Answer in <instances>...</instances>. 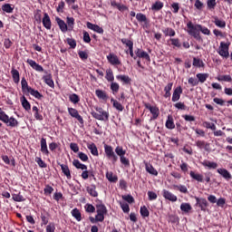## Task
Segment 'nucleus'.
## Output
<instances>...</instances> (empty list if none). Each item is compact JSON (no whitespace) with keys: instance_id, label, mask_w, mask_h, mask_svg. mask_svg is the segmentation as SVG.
I'll list each match as a JSON object with an SVG mask.
<instances>
[{"instance_id":"nucleus-1","label":"nucleus","mask_w":232,"mask_h":232,"mask_svg":"<svg viewBox=\"0 0 232 232\" xmlns=\"http://www.w3.org/2000/svg\"><path fill=\"white\" fill-rule=\"evenodd\" d=\"M188 34L191 37H194L197 41H202V37L200 36V33L204 35H211V31L202 24H193L191 21L188 22Z\"/></svg>"},{"instance_id":"nucleus-2","label":"nucleus","mask_w":232,"mask_h":232,"mask_svg":"<svg viewBox=\"0 0 232 232\" xmlns=\"http://www.w3.org/2000/svg\"><path fill=\"white\" fill-rule=\"evenodd\" d=\"M0 121L4 122L10 128L19 127V121L14 117H9L5 111L0 108Z\"/></svg>"},{"instance_id":"nucleus-3","label":"nucleus","mask_w":232,"mask_h":232,"mask_svg":"<svg viewBox=\"0 0 232 232\" xmlns=\"http://www.w3.org/2000/svg\"><path fill=\"white\" fill-rule=\"evenodd\" d=\"M95 111H92L91 114L92 116L97 120V121H109V119H110V113L106 111H104V109H102V107H98L96 106L95 107Z\"/></svg>"},{"instance_id":"nucleus-4","label":"nucleus","mask_w":232,"mask_h":232,"mask_svg":"<svg viewBox=\"0 0 232 232\" xmlns=\"http://www.w3.org/2000/svg\"><path fill=\"white\" fill-rule=\"evenodd\" d=\"M104 151H105L107 159L109 160H111L113 165H115L117 163V161L119 160V157L115 153L113 147L111 145L105 144Z\"/></svg>"},{"instance_id":"nucleus-5","label":"nucleus","mask_w":232,"mask_h":232,"mask_svg":"<svg viewBox=\"0 0 232 232\" xmlns=\"http://www.w3.org/2000/svg\"><path fill=\"white\" fill-rule=\"evenodd\" d=\"M229 45L230 44H226L224 42H220V45L217 50V53L223 58L227 59L230 55L229 53Z\"/></svg>"},{"instance_id":"nucleus-6","label":"nucleus","mask_w":232,"mask_h":232,"mask_svg":"<svg viewBox=\"0 0 232 232\" xmlns=\"http://www.w3.org/2000/svg\"><path fill=\"white\" fill-rule=\"evenodd\" d=\"M145 109L150 111V114H152V118H150L151 121H156L160 116V109L157 106H152L149 102L144 103Z\"/></svg>"},{"instance_id":"nucleus-7","label":"nucleus","mask_w":232,"mask_h":232,"mask_svg":"<svg viewBox=\"0 0 232 232\" xmlns=\"http://www.w3.org/2000/svg\"><path fill=\"white\" fill-rule=\"evenodd\" d=\"M68 113L71 115L72 118L75 119L78 121V122L81 124V126H83L84 124V120L82 117L79 114V111L77 109L72 108V107H68Z\"/></svg>"},{"instance_id":"nucleus-8","label":"nucleus","mask_w":232,"mask_h":232,"mask_svg":"<svg viewBox=\"0 0 232 232\" xmlns=\"http://www.w3.org/2000/svg\"><path fill=\"white\" fill-rule=\"evenodd\" d=\"M196 205H198L201 211L206 212L207 208H208L209 204L207 198H198L195 197Z\"/></svg>"},{"instance_id":"nucleus-9","label":"nucleus","mask_w":232,"mask_h":232,"mask_svg":"<svg viewBox=\"0 0 232 232\" xmlns=\"http://www.w3.org/2000/svg\"><path fill=\"white\" fill-rule=\"evenodd\" d=\"M111 6L118 9L119 12H121V13L128 12L130 10L129 6H127L126 5H124L122 3H118L115 0L111 1Z\"/></svg>"},{"instance_id":"nucleus-10","label":"nucleus","mask_w":232,"mask_h":232,"mask_svg":"<svg viewBox=\"0 0 232 232\" xmlns=\"http://www.w3.org/2000/svg\"><path fill=\"white\" fill-rule=\"evenodd\" d=\"M162 195H163V198L166 199V200H169L170 202H177L178 201V197L173 194L171 191L168 190V189H163L162 190Z\"/></svg>"},{"instance_id":"nucleus-11","label":"nucleus","mask_w":232,"mask_h":232,"mask_svg":"<svg viewBox=\"0 0 232 232\" xmlns=\"http://www.w3.org/2000/svg\"><path fill=\"white\" fill-rule=\"evenodd\" d=\"M42 24H43V26L46 30H51L52 29V21H51V18H50V16L47 13H44V17L42 19Z\"/></svg>"},{"instance_id":"nucleus-12","label":"nucleus","mask_w":232,"mask_h":232,"mask_svg":"<svg viewBox=\"0 0 232 232\" xmlns=\"http://www.w3.org/2000/svg\"><path fill=\"white\" fill-rule=\"evenodd\" d=\"M26 63L36 72H44V69L42 65H40L39 63H37L35 61L32 60V59H27Z\"/></svg>"},{"instance_id":"nucleus-13","label":"nucleus","mask_w":232,"mask_h":232,"mask_svg":"<svg viewBox=\"0 0 232 232\" xmlns=\"http://www.w3.org/2000/svg\"><path fill=\"white\" fill-rule=\"evenodd\" d=\"M86 26L89 30L93 31L97 34H104V29H102V27H100L98 24L87 22Z\"/></svg>"},{"instance_id":"nucleus-14","label":"nucleus","mask_w":232,"mask_h":232,"mask_svg":"<svg viewBox=\"0 0 232 232\" xmlns=\"http://www.w3.org/2000/svg\"><path fill=\"white\" fill-rule=\"evenodd\" d=\"M134 53L136 54V57H139V58H141V59L150 62V56L147 52H144L141 49L137 48L134 51Z\"/></svg>"},{"instance_id":"nucleus-15","label":"nucleus","mask_w":232,"mask_h":232,"mask_svg":"<svg viewBox=\"0 0 232 232\" xmlns=\"http://www.w3.org/2000/svg\"><path fill=\"white\" fill-rule=\"evenodd\" d=\"M213 20L212 23L220 29H225L227 26V23L225 20H220L218 16L214 15L212 16Z\"/></svg>"},{"instance_id":"nucleus-16","label":"nucleus","mask_w":232,"mask_h":232,"mask_svg":"<svg viewBox=\"0 0 232 232\" xmlns=\"http://www.w3.org/2000/svg\"><path fill=\"white\" fill-rule=\"evenodd\" d=\"M56 24H58L62 33L66 34L69 31L67 24L62 18L56 17Z\"/></svg>"},{"instance_id":"nucleus-17","label":"nucleus","mask_w":232,"mask_h":232,"mask_svg":"<svg viewBox=\"0 0 232 232\" xmlns=\"http://www.w3.org/2000/svg\"><path fill=\"white\" fill-rule=\"evenodd\" d=\"M217 172L222 176V178L228 181L232 179V174H230V172L228 170H227L226 169H217Z\"/></svg>"},{"instance_id":"nucleus-18","label":"nucleus","mask_w":232,"mask_h":232,"mask_svg":"<svg viewBox=\"0 0 232 232\" xmlns=\"http://www.w3.org/2000/svg\"><path fill=\"white\" fill-rule=\"evenodd\" d=\"M95 95L98 97V99L102 101H108L110 99V96L108 93H106V91H103L102 89H96Z\"/></svg>"},{"instance_id":"nucleus-19","label":"nucleus","mask_w":232,"mask_h":232,"mask_svg":"<svg viewBox=\"0 0 232 232\" xmlns=\"http://www.w3.org/2000/svg\"><path fill=\"white\" fill-rule=\"evenodd\" d=\"M40 150L43 154L49 156L50 151L48 150V147H47V141L45 138H42L40 140Z\"/></svg>"},{"instance_id":"nucleus-20","label":"nucleus","mask_w":232,"mask_h":232,"mask_svg":"<svg viewBox=\"0 0 232 232\" xmlns=\"http://www.w3.org/2000/svg\"><path fill=\"white\" fill-rule=\"evenodd\" d=\"M20 102L22 103V107L24 108V110L25 111H30L32 110V105H31L30 102L27 100V98L24 95H23L20 98Z\"/></svg>"},{"instance_id":"nucleus-21","label":"nucleus","mask_w":232,"mask_h":232,"mask_svg":"<svg viewBox=\"0 0 232 232\" xmlns=\"http://www.w3.org/2000/svg\"><path fill=\"white\" fill-rule=\"evenodd\" d=\"M108 62L112 65H121V62L120 61L119 57L115 54L110 53L107 55Z\"/></svg>"},{"instance_id":"nucleus-22","label":"nucleus","mask_w":232,"mask_h":232,"mask_svg":"<svg viewBox=\"0 0 232 232\" xmlns=\"http://www.w3.org/2000/svg\"><path fill=\"white\" fill-rule=\"evenodd\" d=\"M182 92H183V89L180 86L176 87V89H174V92H173L172 102H179Z\"/></svg>"},{"instance_id":"nucleus-23","label":"nucleus","mask_w":232,"mask_h":232,"mask_svg":"<svg viewBox=\"0 0 232 232\" xmlns=\"http://www.w3.org/2000/svg\"><path fill=\"white\" fill-rule=\"evenodd\" d=\"M58 165L61 166L63 175L70 180L72 179V174L68 165L61 164L60 162H58Z\"/></svg>"},{"instance_id":"nucleus-24","label":"nucleus","mask_w":232,"mask_h":232,"mask_svg":"<svg viewBox=\"0 0 232 232\" xmlns=\"http://www.w3.org/2000/svg\"><path fill=\"white\" fill-rule=\"evenodd\" d=\"M189 176L192 179L199 182V183H204V176L202 174L195 173L194 171L189 172Z\"/></svg>"},{"instance_id":"nucleus-25","label":"nucleus","mask_w":232,"mask_h":232,"mask_svg":"<svg viewBox=\"0 0 232 232\" xmlns=\"http://www.w3.org/2000/svg\"><path fill=\"white\" fill-rule=\"evenodd\" d=\"M136 20L138 23L144 24L145 25H147L149 24V20H148L146 14H144L142 13L136 14Z\"/></svg>"},{"instance_id":"nucleus-26","label":"nucleus","mask_w":232,"mask_h":232,"mask_svg":"<svg viewBox=\"0 0 232 232\" xmlns=\"http://www.w3.org/2000/svg\"><path fill=\"white\" fill-rule=\"evenodd\" d=\"M111 102L112 103L113 108L119 112H122L124 111V106L119 101L111 98Z\"/></svg>"},{"instance_id":"nucleus-27","label":"nucleus","mask_w":232,"mask_h":232,"mask_svg":"<svg viewBox=\"0 0 232 232\" xmlns=\"http://www.w3.org/2000/svg\"><path fill=\"white\" fill-rule=\"evenodd\" d=\"M144 164H145V170H147V173L156 177L159 175L158 171L154 169V167L151 164L148 162H144Z\"/></svg>"},{"instance_id":"nucleus-28","label":"nucleus","mask_w":232,"mask_h":232,"mask_svg":"<svg viewBox=\"0 0 232 232\" xmlns=\"http://www.w3.org/2000/svg\"><path fill=\"white\" fill-rule=\"evenodd\" d=\"M2 11L6 14H13L14 11V5L12 6V4L6 3L2 5Z\"/></svg>"},{"instance_id":"nucleus-29","label":"nucleus","mask_w":232,"mask_h":232,"mask_svg":"<svg viewBox=\"0 0 232 232\" xmlns=\"http://www.w3.org/2000/svg\"><path fill=\"white\" fill-rule=\"evenodd\" d=\"M201 165L203 167L208 168L209 169H216L218 168V164L217 162H212L208 160H204L203 162H201Z\"/></svg>"},{"instance_id":"nucleus-30","label":"nucleus","mask_w":232,"mask_h":232,"mask_svg":"<svg viewBox=\"0 0 232 232\" xmlns=\"http://www.w3.org/2000/svg\"><path fill=\"white\" fill-rule=\"evenodd\" d=\"M162 33L164 34L165 37H175L176 32L171 27H167L162 29Z\"/></svg>"},{"instance_id":"nucleus-31","label":"nucleus","mask_w":232,"mask_h":232,"mask_svg":"<svg viewBox=\"0 0 232 232\" xmlns=\"http://www.w3.org/2000/svg\"><path fill=\"white\" fill-rule=\"evenodd\" d=\"M11 74H12L14 82L18 84L20 82V80H21L19 71L13 68L12 71H11Z\"/></svg>"},{"instance_id":"nucleus-32","label":"nucleus","mask_w":232,"mask_h":232,"mask_svg":"<svg viewBox=\"0 0 232 232\" xmlns=\"http://www.w3.org/2000/svg\"><path fill=\"white\" fill-rule=\"evenodd\" d=\"M87 192L90 194L91 197L92 198H97L98 197V192L96 191V186L94 184H92L91 186H88L86 188Z\"/></svg>"},{"instance_id":"nucleus-33","label":"nucleus","mask_w":232,"mask_h":232,"mask_svg":"<svg viewBox=\"0 0 232 232\" xmlns=\"http://www.w3.org/2000/svg\"><path fill=\"white\" fill-rule=\"evenodd\" d=\"M172 188H173L174 190H179L180 193L188 194V188L185 185L174 184V185H172Z\"/></svg>"},{"instance_id":"nucleus-34","label":"nucleus","mask_w":232,"mask_h":232,"mask_svg":"<svg viewBox=\"0 0 232 232\" xmlns=\"http://www.w3.org/2000/svg\"><path fill=\"white\" fill-rule=\"evenodd\" d=\"M29 90L30 91L27 93H30L35 99L42 100L44 98V95L38 90H35V89H33V88H31Z\"/></svg>"},{"instance_id":"nucleus-35","label":"nucleus","mask_w":232,"mask_h":232,"mask_svg":"<svg viewBox=\"0 0 232 232\" xmlns=\"http://www.w3.org/2000/svg\"><path fill=\"white\" fill-rule=\"evenodd\" d=\"M21 86H22V92L24 93H28L30 89H32V87H29L28 82H27V80L25 78H22V80H21Z\"/></svg>"},{"instance_id":"nucleus-36","label":"nucleus","mask_w":232,"mask_h":232,"mask_svg":"<svg viewBox=\"0 0 232 232\" xmlns=\"http://www.w3.org/2000/svg\"><path fill=\"white\" fill-rule=\"evenodd\" d=\"M32 111L33 112H34V117L36 121H44V116L39 112V109L37 106H33Z\"/></svg>"},{"instance_id":"nucleus-37","label":"nucleus","mask_w":232,"mask_h":232,"mask_svg":"<svg viewBox=\"0 0 232 232\" xmlns=\"http://www.w3.org/2000/svg\"><path fill=\"white\" fill-rule=\"evenodd\" d=\"M96 212L97 214L106 215L108 214V209L104 204H97L96 205Z\"/></svg>"},{"instance_id":"nucleus-38","label":"nucleus","mask_w":232,"mask_h":232,"mask_svg":"<svg viewBox=\"0 0 232 232\" xmlns=\"http://www.w3.org/2000/svg\"><path fill=\"white\" fill-rule=\"evenodd\" d=\"M192 65L197 68H205V66H206L205 63L197 57L193 58Z\"/></svg>"},{"instance_id":"nucleus-39","label":"nucleus","mask_w":232,"mask_h":232,"mask_svg":"<svg viewBox=\"0 0 232 232\" xmlns=\"http://www.w3.org/2000/svg\"><path fill=\"white\" fill-rule=\"evenodd\" d=\"M1 158L6 165H11L13 167H16V161L14 158H12V160H10V158H8V156H6V155L2 156Z\"/></svg>"},{"instance_id":"nucleus-40","label":"nucleus","mask_w":232,"mask_h":232,"mask_svg":"<svg viewBox=\"0 0 232 232\" xmlns=\"http://www.w3.org/2000/svg\"><path fill=\"white\" fill-rule=\"evenodd\" d=\"M43 80H44V83H45L47 86H49V87H51V88H54V82H53V80L52 79V75H51V74L46 75V76H44V77H43Z\"/></svg>"},{"instance_id":"nucleus-41","label":"nucleus","mask_w":232,"mask_h":232,"mask_svg":"<svg viewBox=\"0 0 232 232\" xmlns=\"http://www.w3.org/2000/svg\"><path fill=\"white\" fill-rule=\"evenodd\" d=\"M116 79L123 84H130L131 83V79L128 75H118L116 76Z\"/></svg>"},{"instance_id":"nucleus-42","label":"nucleus","mask_w":232,"mask_h":232,"mask_svg":"<svg viewBox=\"0 0 232 232\" xmlns=\"http://www.w3.org/2000/svg\"><path fill=\"white\" fill-rule=\"evenodd\" d=\"M106 178L111 183H117L119 180L118 176L116 174H113V172H107Z\"/></svg>"},{"instance_id":"nucleus-43","label":"nucleus","mask_w":232,"mask_h":232,"mask_svg":"<svg viewBox=\"0 0 232 232\" xmlns=\"http://www.w3.org/2000/svg\"><path fill=\"white\" fill-rule=\"evenodd\" d=\"M196 77L198 78V82L200 83H205L208 79L209 78V74L208 73H198L196 75Z\"/></svg>"},{"instance_id":"nucleus-44","label":"nucleus","mask_w":232,"mask_h":232,"mask_svg":"<svg viewBox=\"0 0 232 232\" xmlns=\"http://www.w3.org/2000/svg\"><path fill=\"white\" fill-rule=\"evenodd\" d=\"M120 83H117V82H111L110 89L112 92V94H117L120 91Z\"/></svg>"},{"instance_id":"nucleus-45","label":"nucleus","mask_w":232,"mask_h":232,"mask_svg":"<svg viewBox=\"0 0 232 232\" xmlns=\"http://www.w3.org/2000/svg\"><path fill=\"white\" fill-rule=\"evenodd\" d=\"M106 80L109 82H113L115 81V77H114V73L113 71L111 69H108L106 71V76H105Z\"/></svg>"},{"instance_id":"nucleus-46","label":"nucleus","mask_w":232,"mask_h":232,"mask_svg":"<svg viewBox=\"0 0 232 232\" xmlns=\"http://www.w3.org/2000/svg\"><path fill=\"white\" fill-rule=\"evenodd\" d=\"M140 214L141 218H146L150 217V211L146 206H141L140 208Z\"/></svg>"},{"instance_id":"nucleus-47","label":"nucleus","mask_w":232,"mask_h":232,"mask_svg":"<svg viewBox=\"0 0 232 232\" xmlns=\"http://www.w3.org/2000/svg\"><path fill=\"white\" fill-rule=\"evenodd\" d=\"M166 128H168V130H174L175 128L173 117L171 115L168 116V120L166 121Z\"/></svg>"},{"instance_id":"nucleus-48","label":"nucleus","mask_w":232,"mask_h":232,"mask_svg":"<svg viewBox=\"0 0 232 232\" xmlns=\"http://www.w3.org/2000/svg\"><path fill=\"white\" fill-rule=\"evenodd\" d=\"M72 216L78 221L81 222L82 221V215L80 210L75 208L72 210Z\"/></svg>"},{"instance_id":"nucleus-49","label":"nucleus","mask_w":232,"mask_h":232,"mask_svg":"<svg viewBox=\"0 0 232 232\" xmlns=\"http://www.w3.org/2000/svg\"><path fill=\"white\" fill-rule=\"evenodd\" d=\"M217 0H208L207 1V7L209 11H214L217 7Z\"/></svg>"},{"instance_id":"nucleus-50","label":"nucleus","mask_w":232,"mask_h":232,"mask_svg":"<svg viewBox=\"0 0 232 232\" xmlns=\"http://www.w3.org/2000/svg\"><path fill=\"white\" fill-rule=\"evenodd\" d=\"M217 81L225 82H232L231 75H219L217 77Z\"/></svg>"},{"instance_id":"nucleus-51","label":"nucleus","mask_w":232,"mask_h":232,"mask_svg":"<svg viewBox=\"0 0 232 232\" xmlns=\"http://www.w3.org/2000/svg\"><path fill=\"white\" fill-rule=\"evenodd\" d=\"M70 102L74 105L80 102V97L77 93L73 92L69 96Z\"/></svg>"},{"instance_id":"nucleus-52","label":"nucleus","mask_w":232,"mask_h":232,"mask_svg":"<svg viewBox=\"0 0 232 232\" xmlns=\"http://www.w3.org/2000/svg\"><path fill=\"white\" fill-rule=\"evenodd\" d=\"M180 209L184 213H189L192 209V207L189 203H181Z\"/></svg>"},{"instance_id":"nucleus-53","label":"nucleus","mask_w":232,"mask_h":232,"mask_svg":"<svg viewBox=\"0 0 232 232\" xmlns=\"http://www.w3.org/2000/svg\"><path fill=\"white\" fill-rule=\"evenodd\" d=\"M196 145L198 148L199 149H205L206 150H208V148L210 146L209 143H208L207 141L205 140H198L196 142Z\"/></svg>"},{"instance_id":"nucleus-54","label":"nucleus","mask_w":232,"mask_h":232,"mask_svg":"<svg viewBox=\"0 0 232 232\" xmlns=\"http://www.w3.org/2000/svg\"><path fill=\"white\" fill-rule=\"evenodd\" d=\"M13 200L15 202H24L25 198L22 195L21 192H19L17 194H13Z\"/></svg>"},{"instance_id":"nucleus-55","label":"nucleus","mask_w":232,"mask_h":232,"mask_svg":"<svg viewBox=\"0 0 232 232\" xmlns=\"http://www.w3.org/2000/svg\"><path fill=\"white\" fill-rule=\"evenodd\" d=\"M75 24V19L73 17H67V26L68 30L72 32Z\"/></svg>"},{"instance_id":"nucleus-56","label":"nucleus","mask_w":232,"mask_h":232,"mask_svg":"<svg viewBox=\"0 0 232 232\" xmlns=\"http://www.w3.org/2000/svg\"><path fill=\"white\" fill-rule=\"evenodd\" d=\"M164 7V4L161 1H157L152 5V10L154 11H160Z\"/></svg>"},{"instance_id":"nucleus-57","label":"nucleus","mask_w":232,"mask_h":232,"mask_svg":"<svg viewBox=\"0 0 232 232\" xmlns=\"http://www.w3.org/2000/svg\"><path fill=\"white\" fill-rule=\"evenodd\" d=\"M87 148L91 150V153L93 156L97 157L99 155L97 147H96V145L94 143L88 144Z\"/></svg>"},{"instance_id":"nucleus-58","label":"nucleus","mask_w":232,"mask_h":232,"mask_svg":"<svg viewBox=\"0 0 232 232\" xmlns=\"http://www.w3.org/2000/svg\"><path fill=\"white\" fill-rule=\"evenodd\" d=\"M72 164L78 169H82V170L87 169V166H85L84 164H82L78 160H74Z\"/></svg>"},{"instance_id":"nucleus-59","label":"nucleus","mask_w":232,"mask_h":232,"mask_svg":"<svg viewBox=\"0 0 232 232\" xmlns=\"http://www.w3.org/2000/svg\"><path fill=\"white\" fill-rule=\"evenodd\" d=\"M115 153L121 158L126 155V150H123V147L117 146L115 148Z\"/></svg>"},{"instance_id":"nucleus-60","label":"nucleus","mask_w":232,"mask_h":232,"mask_svg":"<svg viewBox=\"0 0 232 232\" xmlns=\"http://www.w3.org/2000/svg\"><path fill=\"white\" fill-rule=\"evenodd\" d=\"M121 41V43H122L123 44H125L129 49L131 48V47H133V45H134L133 41L129 40V39H127V38H122Z\"/></svg>"},{"instance_id":"nucleus-61","label":"nucleus","mask_w":232,"mask_h":232,"mask_svg":"<svg viewBox=\"0 0 232 232\" xmlns=\"http://www.w3.org/2000/svg\"><path fill=\"white\" fill-rule=\"evenodd\" d=\"M168 43H171L172 45L179 48L181 46V44L179 40V38H170Z\"/></svg>"},{"instance_id":"nucleus-62","label":"nucleus","mask_w":232,"mask_h":232,"mask_svg":"<svg viewBox=\"0 0 232 232\" xmlns=\"http://www.w3.org/2000/svg\"><path fill=\"white\" fill-rule=\"evenodd\" d=\"M120 161L122 165H124L125 167H130V160L127 159L125 156H121L120 157Z\"/></svg>"},{"instance_id":"nucleus-63","label":"nucleus","mask_w":232,"mask_h":232,"mask_svg":"<svg viewBox=\"0 0 232 232\" xmlns=\"http://www.w3.org/2000/svg\"><path fill=\"white\" fill-rule=\"evenodd\" d=\"M66 43L70 45V48L75 49L77 43L73 38H67Z\"/></svg>"},{"instance_id":"nucleus-64","label":"nucleus","mask_w":232,"mask_h":232,"mask_svg":"<svg viewBox=\"0 0 232 232\" xmlns=\"http://www.w3.org/2000/svg\"><path fill=\"white\" fill-rule=\"evenodd\" d=\"M85 210L87 213L92 214L95 212V208L92 204H86Z\"/></svg>"}]
</instances>
